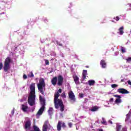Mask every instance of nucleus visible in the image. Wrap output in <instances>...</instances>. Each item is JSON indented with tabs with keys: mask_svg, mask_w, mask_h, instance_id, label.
Returning <instances> with one entry per match:
<instances>
[{
	"mask_svg": "<svg viewBox=\"0 0 131 131\" xmlns=\"http://www.w3.org/2000/svg\"><path fill=\"white\" fill-rule=\"evenodd\" d=\"M30 95L28 99V103L30 106L35 105V83H32L30 85Z\"/></svg>",
	"mask_w": 131,
	"mask_h": 131,
	"instance_id": "f257e3e1",
	"label": "nucleus"
},
{
	"mask_svg": "<svg viewBox=\"0 0 131 131\" xmlns=\"http://www.w3.org/2000/svg\"><path fill=\"white\" fill-rule=\"evenodd\" d=\"M37 88L39 92L42 94H45L46 92V82L43 78H41L39 80V83L37 84Z\"/></svg>",
	"mask_w": 131,
	"mask_h": 131,
	"instance_id": "f03ea898",
	"label": "nucleus"
},
{
	"mask_svg": "<svg viewBox=\"0 0 131 131\" xmlns=\"http://www.w3.org/2000/svg\"><path fill=\"white\" fill-rule=\"evenodd\" d=\"M39 101L40 102L41 107L37 112L36 114L37 116H39L42 115V114L43 113V111H45V108H46V100H45V98H42L41 95L39 96Z\"/></svg>",
	"mask_w": 131,
	"mask_h": 131,
	"instance_id": "7ed1b4c3",
	"label": "nucleus"
},
{
	"mask_svg": "<svg viewBox=\"0 0 131 131\" xmlns=\"http://www.w3.org/2000/svg\"><path fill=\"white\" fill-rule=\"evenodd\" d=\"M11 63H12V59H11V57H7L4 61L3 67L4 71H5V72H9V70L11 69Z\"/></svg>",
	"mask_w": 131,
	"mask_h": 131,
	"instance_id": "20e7f679",
	"label": "nucleus"
},
{
	"mask_svg": "<svg viewBox=\"0 0 131 131\" xmlns=\"http://www.w3.org/2000/svg\"><path fill=\"white\" fill-rule=\"evenodd\" d=\"M54 106L56 109H59V107H60V111L61 112H64V110H65V106L64 105V104L63 103V101L61 100L60 101H58L56 103V104L54 103Z\"/></svg>",
	"mask_w": 131,
	"mask_h": 131,
	"instance_id": "39448f33",
	"label": "nucleus"
},
{
	"mask_svg": "<svg viewBox=\"0 0 131 131\" xmlns=\"http://www.w3.org/2000/svg\"><path fill=\"white\" fill-rule=\"evenodd\" d=\"M51 128V124L48 120L46 121L42 126V131H48V129Z\"/></svg>",
	"mask_w": 131,
	"mask_h": 131,
	"instance_id": "423d86ee",
	"label": "nucleus"
},
{
	"mask_svg": "<svg viewBox=\"0 0 131 131\" xmlns=\"http://www.w3.org/2000/svg\"><path fill=\"white\" fill-rule=\"evenodd\" d=\"M61 127H63V128H65V127H66V124L64 122H62L59 121L57 125V130L61 131Z\"/></svg>",
	"mask_w": 131,
	"mask_h": 131,
	"instance_id": "0eeeda50",
	"label": "nucleus"
},
{
	"mask_svg": "<svg viewBox=\"0 0 131 131\" xmlns=\"http://www.w3.org/2000/svg\"><path fill=\"white\" fill-rule=\"evenodd\" d=\"M60 97V94L59 92H56L54 94V104L57 105V103L62 101V99H58Z\"/></svg>",
	"mask_w": 131,
	"mask_h": 131,
	"instance_id": "6e6552de",
	"label": "nucleus"
},
{
	"mask_svg": "<svg viewBox=\"0 0 131 131\" xmlns=\"http://www.w3.org/2000/svg\"><path fill=\"white\" fill-rule=\"evenodd\" d=\"M69 98L71 100V101H73V102H75L76 100L75 98V95L72 91H71L69 92Z\"/></svg>",
	"mask_w": 131,
	"mask_h": 131,
	"instance_id": "1a4fd4ad",
	"label": "nucleus"
},
{
	"mask_svg": "<svg viewBox=\"0 0 131 131\" xmlns=\"http://www.w3.org/2000/svg\"><path fill=\"white\" fill-rule=\"evenodd\" d=\"M63 80H64V78L61 75H59L57 78V84L59 86L63 84Z\"/></svg>",
	"mask_w": 131,
	"mask_h": 131,
	"instance_id": "9d476101",
	"label": "nucleus"
},
{
	"mask_svg": "<svg viewBox=\"0 0 131 131\" xmlns=\"http://www.w3.org/2000/svg\"><path fill=\"white\" fill-rule=\"evenodd\" d=\"M117 92L118 93H119V94H129V92L126 90V89H124L123 88H120L117 90Z\"/></svg>",
	"mask_w": 131,
	"mask_h": 131,
	"instance_id": "9b49d317",
	"label": "nucleus"
},
{
	"mask_svg": "<svg viewBox=\"0 0 131 131\" xmlns=\"http://www.w3.org/2000/svg\"><path fill=\"white\" fill-rule=\"evenodd\" d=\"M114 97H115V98H118L116 99V100H115V103L116 104L121 103V96L120 95H114Z\"/></svg>",
	"mask_w": 131,
	"mask_h": 131,
	"instance_id": "f8f14e48",
	"label": "nucleus"
},
{
	"mask_svg": "<svg viewBox=\"0 0 131 131\" xmlns=\"http://www.w3.org/2000/svg\"><path fill=\"white\" fill-rule=\"evenodd\" d=\"M74 81L76 84H79V78L77 75H74L73 76Z\"/></svg>",
	"mask_w": 131,
	"mask_h": 131,
	"instance_id": "ddd939ff",
	"label": "nucleus"
},
{
	"mask_svg": "<svg viewBox=\"0 0 131 131\" xmlns=\"http://www.w3.org/2000/svg\"><path fill=\"white\" fill-rule=\"evenodd\" d=\"M31 126V122H30V121H27L25 123V129H29V128H30Z\"/></svg>",
	"mask_w": 131,
	"mask_h": 131,
	"instance_id": "4468645a",
	"label": "nucleus"
},
{
	"mask_svg": "<svg viewBox=\"0 0 131 131\" xmlns=\"http://www.w3.org/2000/svg\"><path fill=\"white\" fill-rule=\"evenodd\" d=\"M88 75V71L86 70H83L82 72V79L84 80L86 79V76Z\"/></svg>",
	"mask_w": 131,
	"mask_h": 131,
	"instance_id": "2eb2a0df",
	"label": "nucleus"
},
{
	"mask_svg": "<svg viewBox=\"0 0 131 131\" xmlns=\"http://www.w3.org/2000/svg\"><path fill=\"white\" fill-rule=\"evenodd\" d=\"M58 81V77L57 76H55L52 78L51 80V83L53 85H55L57 84V81Z\"/></svg>",
	"mask_w": 131,
	"mask_h": 131,
	"instance_id": "dca6fc26",
	"label": "nucleus"
},
{
	"mask_svg": "<svg viewBox=\"0 0 131 131\" xmlns=\"http://www.w3.org/2000/svg\"><path fill=\"white\" fill-rule=\"evenodd\" d=\"M100 66H101L102 68H106L107 63L104 60H101L100 61Z\"/></svg>",
	"mask_w": 131,
	"mask_h": 131,
	"instance_id": "f3484780",
	"label": "nucleus"
},
{
	"mask_svg": "<svg viewBox=\"0 0 131 131\" xmlns=\"http://www.w3.org/2000/svg\"><path fill=\"white\" fill-rule=\"evenodd\" d=\"M21 109L24 112H27V111L28 110V106L25 104H21Z\"/></svg>",
	"mask_w": 131,
	"mask_h": 131,
	"instance_id": "a211bd4d",
	"label": "nucleus"
},
{
	"mask_svg": "<svg viewBox=\"0 0 131 131\" xmlns=\"http://www.w3.org/2000/svg\"><path fill=\"white\" fill-rule=\"evenodd\" d=\"M123 29H124L123 27H121L119 29V34L120 35H122V34L124 33V32L123 31Z\"/></svg>",
	"mask_w": 131,
	"mask_h": 131,
	"instance_id": "6ab92c4d",
	"label": "nucleus"
},
{
	"mask_svg": "<svg viewBox=\"0 0 131 131\" xmlns=\"http://www.w3.org/2000/svg\"><path fill=\"white\" fill-rule=\"evenodd\" d=\"M122 127V126L121 125H120L119 124H117L116 130L117 131H120Z\"/></svg>",
	"mask_w": 131,
	"mask_h": 131,
	"instance_id": "aec40b11",
	"label": "nucleus"
},
{
	"mask_svg": "<svg viewBox=\"0 0 131 131\" xmlns=\"http://www.w3.org/2000/svg\"><path fill=\"white\" fill-rule=\"evenodd\" d=\"M95 80H90L88 81L89 85H94V84H95Z\"/></svg>",
	"mask_w": 131,
	"mask_h": 131,
	"instance_id": "412c9836",
	"label": "nucleus"
},
{
	"mask_svg": "<svg viewBox=\"0 0 131 131\" xmlns=\"http://www.w3.org/2000/svg\"><path fill=\"white\" fill-rule=\"evenodd\" d=\"M98 109H99V107H98V106H95L92 107V108H91V111H92V112H95L97 111Z\"/></svg>",
	"mask_w": 131,
	"mask_h": 131,
	"instance_id": "4be33fe9",
	"label": "nucleus"
},
{
	"mask_svg": "<svg viewBox=\"0 0 131 131\" xmlns=\"http://www.w3.org/2000/svg\"><path fill=\"white\" fill-rule=\"evenodd\" d=\"M48 112L49 115H52L53 114V107H50Z\"/></svg>",
	"mask_w": 131,
	"mask_h": 131,
	"instance_id": "5701e85b",
	"label": "nucleus"
},
{
	"mask_svg": "<svg viewBox=\"0 0 131 131\" xmlns=\"http://www.w3.org/2000/svg\"><path fill=\"white\" fill-rule=\"evenodd\" d=\"M60 97H61V98H64V99L66 98V93L65 92L62 93V94L60 95Z\"/></svg>",
	"mask_w": 131,
	"mask_h": 131,
	"instance_id": "b1692460",
	"label": "nucleus"
},
{
	"mask_svg": "<svg viewBox=\"0 0 131 131\" xmlns=\"http://www.w3.org/2000/svg\"><path fill=\"white\" fill-rule=\"evenodd\" d=\"M28 76L29 77H34V75H33V73H32V72H31L30 74H29Z\"/></svg>",
	"mask_w": 131,
	"mask_h": 131,
	"instance_id": "393cba45",
	"label": "nucleus"
},
{
	"mask_svg": "<svg viewBox=\"0 0 131 131\" xmlns=\"http://www.w3.org/2000/svg\"><path fill=\"white\" fill-rule=\"evenodd\" d=\"M121 50L122 54L125 53V48H123V47H121Z\"/></svg>",
	"mask_w": 131,
	"mask_h": 131,
	"instance_id": "a878e982",
	"label": "nucleus"
},
{
	"mask_svg": "<svg viewBox=\"0 0 131 131\" xmlns=\"http://www.w3.org/2000/svg\"><path fill=\"white\" fill-rule=\"evenodd\" d=\"M111 86L112 89H115V88H117V86H118V85L116 84H113L111 85Z\"/></svg>",
	"mask_w": 131,
	"mask_h": 131,
	"instance_id": "bb28decb",
	"label": "nucleus"
},
{
	"mask_svg": "<svg viewBox=\"0 0 131 131\" xmlns=\"http://www.w3.org/2000/svg\"><path fill=\"white\" fill-rule=\"evenodd\" d=\"M125 60H126V61H127V62H128V63H130V62H131V57L125 59Z\"/></svg>",
	"mask_w": 131,
	"mask_h": 131,
	"instance_id": "cd10ccee",
	"label": "nucleus"
},
{
	"mask_svg": "<svg viewBox=\"0 0 131 131\" xmlns=\"http://www.w3.org/2000/svg\"><path fill=\"white\" fill-rule=\"evenodd\" d=\"M56 43L57 46H59L60 47H62L63 46L62 43H60V42L56 41Z\"/></svg>",
	"mask_w": 131,
	"mask_h": 131,
	"instance_id": "c85d7f7f",
	"label": "nucleus"
},
{
	"mask_svg": "<svg viewBox=\"0 0 131 131\" xmlns=\"http://www.w3.org/2000/svg\"><path fill=\"white\" fill-rule=\"evenodd\" d=\"M114 20H116V21H119L120 18L119 16H116L115 17H114Z\"/></svg>",
	"mask_w": 131,
	"mask_h": 131,
	"instance_id": "c756f323",
	"label": "nucleus"
},
{
	"mask_svg": "<svg viewBox=\"0 0 131 131\" xmlns=\"http://www.w3.org/2000/svg\"><path fill=\"white\" fill-rule=\"evenodd\" d=\"M45 64H46V65L50 64V62L49 61V60H48V59L45 60Z\"/></svg>",
	"mask_w": 131,
	"mask_h": 131,
	"instance_id": "7c9ffc66",
	"label": "nucleus"
},
{
	"mask_svg": "<svg viewBox=\"0 0 131 131\" xmlns=\"http://www.w3.org/2000/svg\"><path fill=\"white\" fill-rule=\"evenodd\" d=\"M3 69V62L0 63V70H2Z\"/></svg>",
	"mask_w": 131,
	"mask_h": 131,
	"instance_id": "2f4dec72",
	"label": "nucleus"
},
{
	"mask_svg": "<svg viewBox=\"0 0 131 131\" xmlns=\"http://www.w3.org/2000/svg\"><path fill=\"white\" fill-rule=\"evenodd\" d=\"M101 123H102V124H104L105 125H107V122H106V121H103V122H101Z\"/></svg>",
	"mask_w": 131,
	"mask_h": 131,
	"instance_id": "473e14b6",
	"label": "nucleus"
},
{
	"mask_svg": "<svg viewBox=\"0 0 131 131\" xmlns=\"http://www.w3.org/2000/svg\"><path fill=\"white\" fill-rule=\"evenodd\" d=\"M79 97L81 99L83 98V94H79Z\"/></svg>",
	"mask_w": 131,
	"mask_h": 131,
	"instance_id": "72a5a7b5",
	"label": "nucleus"
},
{
	"mask_svg": "<svg viewBox=\"0 0 131 131\" xmlns=\"http://www.w3.org/2000/svg\"><path fill=\"white\" fill-rule=\"evenodd\" d=\"M23 78L24 79H26L27 78V76L25 74L23 75Z\"/></svg>",
	"mask_w": 131,
	"mask_h": 131,
	"instance_id": "f704fd0d",
	"label": "nucleus"
},
{
	"mask_svg": "<svg viewBox=\"0 0 131 131\" xmlns=\"http://www.w3.org/2000/svg\"><path fill=\"white\" fill-rule=\"evenodd\" d=\"M114 99H113V98H111L110 99V102H111V103H113V100H114Z\"/></svg>",
	"mask_w": 131,
	"mask_h": 131,
	"instance_id": "c9c22d12",
	"label": "nucleus"
},
{
	"mask_svg": "<svg viewBox=\"0 0 131 131\" xmlns=\"http://www.w3.org/2000/svg\"><path fill=\"white\" fill-rule=\"evenodd\" d=\"M68 125L70 128L72 127V123H69Z\"/></svg>",
	"mask_w": 131,
	"mask_h": 131,
	"instance_id": "e433bc0d",
	"label": "nucleus"
},
{
	"mask_svg": "<svg viewBox=\"0 0 131 131\" xmlns=\"http://www.w3.org/2000/svg\"><path fill=\"white\" fill-rule=\"evenodd\" d=\"M125 80H126V79H122L121 80L120 82H124V81H125Z\"/></svg>",
	"mask_w": 131,
	"mask_h": 131,
	"instance_id": "4c0bfd02",
	"label": "nucleus"
},
{
	"mask_svg": "<svg viewBox=\"0 0 131 131\" xmlns=\"http://www.w3.org/2000/svg\"><path fill=\"white\" fill-rule=\"evenodd\" d=\"M57 92L60 93H62V89H59L58 90V91Z\"/></svg>",
	"mask_w": 131,
	"mask_h": 131,
	"instance_id": "58836bf2",
	"label": "nucleus"
},
{
	"mask_svg": "<svg viewBox=\"0 0 131 131\" xmlns=\"http://www.w3.org/2000/svg\"><path fill=\"white\" fill-rule=\"evenodd\" d=\"M122 131H126V128H122Z\"/></svg>",
	"mask_w": 131,
	"mask_h": 131,
	"instance_id": "ea45409f",
	"label": "nucleus"
},
{
	"mask_svg": "<svg viewBox=\"0 0 131 131\" xmlns=\"http://www.w3.org/2000/svg\"><path fill=\"white\" fill-rule=\"evenodd\" d=\"M14 113H15V110H13L11 111V114L13 115V114H14Z\"/></svg>",
	"mask_w": 131,
	"mask_h": 131,
	"instance_id": "a19ab883",
	"label": "nucleus"
},
{
	"mask_svg": "<svg viewBox=\"0 0 131 131\" xmlns=\"http://www.w3.org/2000/svg\"><path fill=\"white\" fill-rule=\"evenodd\" d=\"M85 67L86 68H89V66H86Z\"/></svg>",
	"mask_w": 131,
	"mask_h": 131,
	"instance_id": "79ce46f5",
	"label": "nucleus"
},
{
	"mask_svg": "<svg viewBox=\"0 0 131 131\" xmlns=\"http://www.w3.org/2000/svg\"><path fill=\"white\" fill-rule=\"evenodd\" d=\"M110 123H111V124H112V121H110Z\"/></svg>",
	"mask_w": 131,
	"mask_h": 131,
	"instance_id": "37998d69",
	"label": "nucleus"
},
{
	"mask_svg": "<svg viewBox=\"0 0 131 131\" xmlns=\"http://www.w3.org/2000/svg\"><path fill=\"white\" fill-rule=\"evenodd\" d=\"M102 120H103V121H104V118H102Z\"/></svg>",
	"mask_w": 131,
	"mask_h": 131,
	"instance_id": "c03bdc74",
	"label": "nucleus"
},
{
	"mask_svg": "<svg viewBox=\"0 0 131 131\" xmlns=\"http://www.w3.org/2000/svg\"><path fill=\"white\" fill-rule=\"evenodd\" d=\"M99 131H103V129H99Z\"/></svg>",
	"mask_w": 131,
	"mask_h": 131,
	"instance_id": "a18cd8bd",
	"label": "nucleus"
},
{
	"mask_svg": "<svg viewBox=\"0 0 131 131\" xmlns=\"http://www.w3.org/2000/svg\"><path fill=\"white\" fill-rule=\"evenodd\" d=\"M129 6H130V7H131V4H129Z\"/></svg>",
	"mask_w": 131,
	"mask_h": 131,
	"instance_id": "49530a36",
	"label": "nucleus"
}]
</instances>
